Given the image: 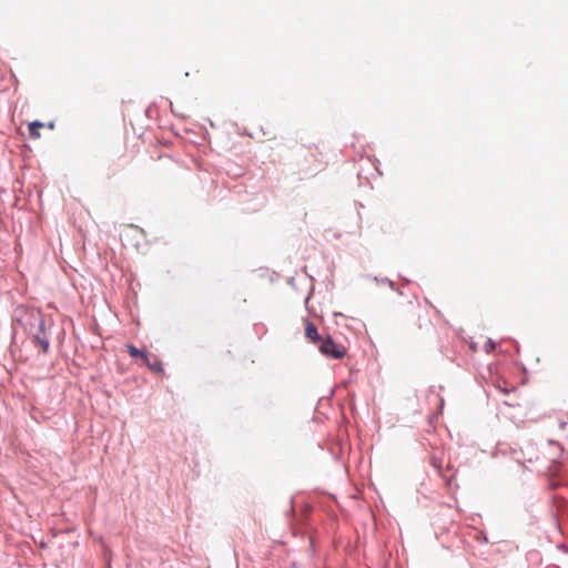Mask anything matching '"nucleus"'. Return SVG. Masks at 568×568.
<instances>
[{"mask_svg": "<svg viewBox=\"0 0 568 568\" xmlns=\"http://www.w3.org/2000/svg\"><path fill=\"white\" fill-rule=\"evenodd\" d=\"M318 351L325 357L332 359H342L347 354V348L343 344H337L331 336L324 337L318 345Z\"/></svg>", "mask_w": 568, "mask_h": 568, "instance_id": "obj_1", "label": "nucleus"}, {"mask_svg": "<svg viewBox=\"0 0 568 568\" xmlns=\"http://www.w3.org/2000/svg\"><path fill=\"white\" fill-rule=\"evenodd\" d=\"M305 336L311 343L316 344L317 346L324 339V337L320 335L314 323L308 320L305 321Z\"/></svg>", "mask_w": 568, "mask_h": 568, "instance_id": "obj_2", "label": "nucleus"}, {"mask_svg": "<svg viewBox=\"0 0 568 568\" xmlns=\"http://www.w3.org/2000/svg\"><path fill=\"white\" fill-rule=\"evenodd\" d=\"M143 363L153 373H158V374H163L164 373L163 364H162V362L156 356L150 357L148 355Z\"/></svg>", "mask_w": 568, "mask_h": 568, "instance_id": "obj_3", "label": "nucleus"}, {"mask_svg": "<svg viewBox=\"0 0 568 568\" xmlns=\"http://www.w3.org/2000/svg\"><path fill=\"white\" fill-rule=\"evenodd\" d=\"M143 233L142 229L134 226V225H128L121 231V239L125 240H133L136 236L141 235Z\"/></svg>", "mask_w": 568, "mask_h": 568, "instance_id": "obj_4", "label": "nucleus"}, {"mask_svg": "<svg viewBox=\"0 0 568 568\" xmlns=\"http://www.w3.org/2000/svg\"><path fill=\"white\" fill-rule=\"evenodd\" d=\"M33 343L39 346L43 353H47L49 351V341L44 333L37 334L33 336Z\"/></svg>", "mask_w": 568, "mask_h": 568, "instance_id": "obj_5", "label": "nucleus"}, {"mask_svg": "<svg viewBox=\"0 0 568 568\" xmlns=\"http://www.w3.org/2000/svg\"><path fill=\"white\" fill-rule=\"evenodd\" d=\"M44 124L40 121H33V122H30L28 128H29V135L30 138L32 139H39L41 136L40 134V129L43 128Z\"/></svg>", "mask_w": 568, "mask_h": 568, "instance_id": "obj_6", "label": "nucleus"}, {"mask_svg": "<svg viewBox=\"0 0 568 568\" xmlns=\"http://www.w3.org/2000/svg\"><path fill=\"white\" fill-rule=\"evenodd\" d=\"M126 349L131 357H140V358H142L143 362H144L145 357L149 355L146 352L140 351L132 344H128Z\"/></svg>", "mask_w": 568, "mask_h": 568, "instance_id": "obj_7", "label": "nucleus"}, {"mask_svg": "<svg viewBox=\"0 0 568 568\" xmlns=\"http://www.w3.org/2000/svg\"><path fill=\"white\" fill-rule=\"evenodd\" d=\"M47 126L52 130V129H54V123L53 122H49Z\"/></svg>", "mask_w": 568, "mask_h": 568, "instance_id": "obj_8", "label": "nucleus"}, {"mask_svg": "<svg viewBox=\"0 0 568 568\" xmlns=\"http://www.w3.org/2000/svg\"><path fill=\"white\" fill-rule=\"evenodd\" d=\"M43 325H44V323H43V321H41V323H40V328H42V327H43Z\"/></svg>", "mask_w": 568, "mask_h": 568, "instance_id": "obj_9", "label": "nucleus"}]
</instances>
